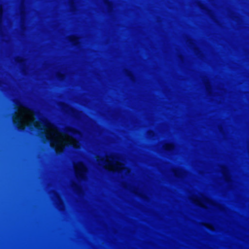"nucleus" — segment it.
I'll use <instances>...</instances> for the list:
<instances>
[{"instance_id":"0eeeda50","label":"nucleus","mask_w":249,"mask_h":249,"mask_svg":"<svg viewBox=\"0 0 249 249\" xmlns=\"http://www.w3.org/2000/svg\"><path fill=\"white\" fill-rule=\"evenodd\" d=\"M74 188L77 192H79L81 190L79 186L76 184L74 185Z\"/></svg>"},{"instance_id":"423d86ee","label":"nucleus","mask_w":249,"mask_h":249,"mask_svg":"<svg viewBox=\"0 0 249 249\" xmlns=\"http://www.w3.org/2000/svg\"><path fill=\"white\" fill-rule=\"evenodd\" d=\"M57 77L58 79L62 80L64 78V75L62 73H58L57 74Z\"/></svg>"},{"instance_id":"9d476101","label":"nucleus","mask_w":249,"mask_h":249,"mask_svg":"<svg viewBox=\"0 0 249 249\" xmlns=\"http://www.w3.org/2000/svg\"><path fill=\"white\" fill-rule=\"evenodd\" d=\"M35 126H36V128H38V127H37V126L36 125Z\"/></svg>"},{"instance_id":"39448f33","label":"nucleus","mask_w":249,"mask_h":249,"mask_svg":"<svg viewBox=\"0 0 249 249\" xmlns=\"http://www.w3.org/2000/svg\"><path fill=\"white\" fill-rule=\"evenodd\" d=\"M80 168L81 169V171L78 174L76 173V174L78 175L79 178H83V168L82 166H80Z\"/></svg>"},{"instance_id":"20e7f679","label":"nucleus","mask_w":249,"mask_h":249,"mask_svg":"<svg viewBox=\"0 0 249 249\" xmlns=\"http://www.w3.org/2000/svg\"><path fill=\"white\" fill-rule=\"evenodd\" d=\"M173 146L172 144H168L165 145V150L168 151H170L172 150Z\"/></svg>"},{"instance_id":"7ed1b4c3","label":"nucleus","mask_w":249,"mask_h":249,"mask_svg":"<svg viewBox=\"0 0 249 249\" xmlns=\"http://www.w3.org/2000/svg\"><path fill=\"white\" fill-rule=\"evenodd\" d=\"M71 42L74 45H77L79 44V39L76 36H73L70 38Z\"/></svg>"},{"instance_id":"6e6552de","label":"nucleus","mask_w":249,"mask_h":249,"mask_svg":"<svg viewBox=\"0 0 249 249\" xmlns=\"http://www.w3.org/2000/svg\"><path fill=\"white\" fill-rule=\"evenodd\" d=\"M17 62L20 64H21L23 62V60L21 58H18L17 60Z\"/></svg>"},{"instance_id":"f257e3e1","label":"nucleus","mask_w":249,"mask_h":249,"mask_svg":"<svg viewBox=\"0 0 249 249\" xmlns=\"http://www.w3.org/2000/svg\"><path fill=\"white\" fill-rule=\"evenodd\" d=\"M20 119L17 116L14 117L13 118V123L16 125L18 129L20 131H23L24 130V127L22 126L20 122Z\"/></svg>"},{"instance_id":"f03ea898","label":"nucleus","mask_w":249,"mask_h":249,"mask_svg":"<svg viewBox=\"0 0 249 249\" xmlns=\"http://www.w3.org/2000/svg\"><path fill=\"white\" fill-rule=\"evenodd\" d=\"M66 131L67 132L71 133L73 135H80L81 134L79 131L72 128H68Z\"/></svg>"},{"instance_id":"1a4fd4ad","label":"nucleus","mask_w":249,"mask_h":249,"mask_svg":"<svg viewBox=\"0 0 249 249\" xmlns=\"http://www.w3.org/2000/svg\"><path fill=\"white\" fill-rule=\"evenodd\" d=\"M2 16V12L0 11V18Z\"/></svg>"}]
</instances>
